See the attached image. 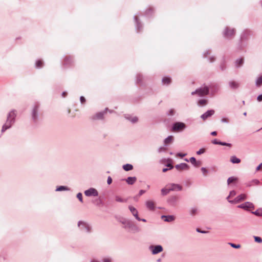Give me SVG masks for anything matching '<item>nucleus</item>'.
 Returning a JSON list of instances; mask_svg holds the SVG:
<instances>
[{"label":"nucleus","instance_id":"f257e3e1","mask_svg":"<svg viewBox=\"0 0 262 262\" xmlns=\"http://www.w3.org/2000/svg\"><path fill=\"white\" fill-rule=\"evenodd\" d=\"M182 189L181 185L176 184H167L165 187V194L169 193L170 191H180Z\"/></svg>","mask_w":262,"mask_h":262},{"label":"nucleus","instance_id":"f03ea898","mask_svg":"<svg viewBox=\"0 0 262 262\" xmlns=\"http://www.w3.org/2000/svg\"><path fill=\"white\" fill-rule=\"evenodd\" d=\"M186 127L185 123L183 122H177L172 124L171 130L172 132H179L185 129Z\"/></svg>","mask_w":262,"mask_h":262},{"label":"nucleus","instance_id":"7ed1b4c3","mask_svg":"<svg viewBox=\"0 0 262 262\" xmlns=\"http://www.w3.org/2000/svg\"><path fill=\"white\" fill-rule=\"evenodd\" d=\"M209 93V88L208 86H204L196 89L195 91L191 93L192 95L198 94L199 96H203Z\"/></svg>","mask_w":262,"mask_h":262},{"label":"nucleus","instance_id":"20e7f679","mask_svg":"<svg viewBox=\"0 0 262 262\" xmlns=\"http://www.w3.org/2000/svg\"><path fill=\"white\" fill-rule=\"evenodd\" d=\"M235 34V30L233 28H230L228 27H226L224 32L223 35L225 38L231 39L232 38Z\"/></svg>","mask_w":262,"mask_h":262},{"label":"nucleus","instance_id":"39448f33","mask_svg":"<svg viewBox=\"0 0 262 262\" xmlns=\"http://www.w3.org/2000/svg\"><path fill=\"white\" fill-rule=\"evenodd\" d=\"M179 200V198L177 196H171L167 200V203L170 206H176Z\"/></svg>","mask_w":262,"mask_h":262},{"label":"nucleus","instance_id":"423d86ee","mask_svg":"<svg viewBox=\"0 0 262 262\" xmlns=\"http://www.w3.org/2000/svg\"><path fill=\"white\" fill-rule=\"evenodd\" d=\"M239 208H242L245 210H248L250 208H254L253 204L249 202H246L243 204H242L237 206Z\"/></svg>","mask_w":262,"mask_h":262},{"label":"nucleus","instance_id":"0eeeda50","mask_svg":"<svg viewBox=\"0 0 262 262\" xmlns=\"http://www.w3.org/2000/svg\"><path fill=\"white\" fill-rule=\"evenodd\" d=\"M215 113V111L213 110H208L201 116V118L203 120H205L209 117H210L213 115Z\"/></svg>","mask_w":262,"mask_h":262},{"label":"nucleus","instance_id":"6e6552de","mask_svg":"<svg viewBox=\"0 0 262 262\" xmlns=\"http://www.w3.org/2000/svg\"><path fill=\"white\" fill-rule=\"evenodd\" d=\"M175 167L178 171H180L183 170H187L189 168L188 165L185 163L177 164L176 165Z\"/></svg>","mask_w":262,"mask_h":262},{"label":"nucleus","instance_id":"1a4fd4ad","mask_svg":"<svg viewBox=\"0 0 262 262\" xmlns=\"http://www.w3.org/2000/svg\"><path fill=\"white\" fill-rule=\"evenodd\" d=\"M84 194L85 195L88 196H97L98 195V192L97 191L94 189V188H90L84 192Z\"/></svg>","mask_w":262,"mask_h":262},{"label":"nucleus","instance_id":"9d476101","mask_svg":"<svg viewBox=\"0 0 262 262\" xmlns=\"http://www.w3.org/2000/svg\"><path fill=\"white\" fill-rule=\"evenodd\" d=\"M252 32L250 30H245L242 33L241 35V38L242 39H247L248 38L252 35Z\"/></svg>","mask_w":262,"mask_h":262},{"label":"nucleus","instance_id":"9b49d317","mask_svg":"<svg viewBox=\"0 0 262 262\" xmlns=\"http://www.w3.org/2000/svg\"><path fill=\"white\" fill-rule=\"evenodd\" d=\"M146 207L150 210H154L155 208V203L153 201L148 200L145 203Z\"/></svg>","mask_w":262,"mask_h":262},{"label":"nucleus","instance_id":"f8f14e48","mask_svg":"<svg viewBox=\"0 0 262 262\" xmlns=\"http://www.w3.org/2000/svg\"><path fill=\"white\" fill-rule=\"evenodd\" d=\"M14 122H12V120H7L6 122L3 125L2 129V132H4L7 129L9 128Z\"/></svg>","mask_w":262,"mask_h":262},{"label":"nucleus","instance_id":"ddd939ff","mask_svg":"<svg viewBox=\"0 0 262 262\" xmlns=\"http://www.w3.org/2000/svg\"><path fill=\"white\" fill-rule=\"evenodd\" d=\"M150 248L152 249V252L154 254H157L161 252L163 250V248L161 246H152Z\"/></svg>","mask_w":262,"mask_h":262},{"label":"nucleus","instance_id":"4468645a","mask_svg":"<svg viewBox=\"0 0 262 262\" xmlns=\"http://www.w3.org/2000/svg\"><path fill=\"white\" fill-rule=\"evenodd\" d=\"M229 85L232 89H237L239 86V83L235 81H230L229 82Z\"/></svg>","mask_w":262,"mask_h":262},{"label":"nucleus","instance_id":"2eb2a0df","mask_svg":"<svg viewBox=\"0 0 262 262\" xmlns=\"http://www.w3.org/2000/svg\"><path fill=\"white\" fill-rule=\"evenodd\" d=\"M78 227L81 229H85V230L87 231H90V227L88 226V225L84 222H82V221H80L78 223Z\"/></svg>","mask_w":262,"mask_h":262},{"label":"nucleus","instance_id":"dca6fc26","mask_svg":"<svg viewBox=\"0 0 262 262\" xmlns=\"http://www.w3.org/2000/svg\"><path fill=\"white\" fill-rule=\"evenodd\" d=\"M38 110V106L35 105L33 110V111H32V118L35 121L36 120L37 118V115Z\"/></svg>","mask_w":262,"mask_h":262},{"label":"nucleus","instance_id":"f3484780","mask_svg":"<svg viewBox=\"0 0 262 262\" xmlns=\"http://www.w3.org/2000/svg\"><path fill=\"white\" fill-rule=\"evenodd\" d=\"M129 209L133 215L135 216L138 220L140 221V219L138 216V211L133 206H129Z\"/></svg>","mask_w":262,"mask_h":262},{"label":"nucleus","instance_id":"a211bd4d","mask_svg":"<svg viewBox=\"0 0 262 262\" xmlns=\"http://www.w3.org/2000/svg\"><path fill=\"white\" fill-rule=\"evenodd\" d=\"M241 161V159L237 158L235 156H232L230 158V162L233 164H238Z\"/></svg>","mask_w":262,"mask_h":262},{"label":"nucleus","instance_id":"6ab92c4d","mask_svg":"<svg viewBox=\"0 0 262 262\" xmlns=\"http://www.w3.org/2000/svg\"><path fill=\"white\" fill-rule=\"evenodd\" d=\"M15 117V112L14 111H12L9 114L7 119L9 120H12V122H14Z\"/></svg>","mask_w":262,"mask_h":262},{"label":"nucleus","instance_id":"aec40b11","mask_svg":"<svg viewBox=\"0 0 262 262\" xmlns=\"http://www.w3.org/2000/svg\"><path fill=\"white\" fill-rule=\"evenodd\" d=\"M244 63V59L242 58H238L235 61V66L237 68L242 66Z\"/></svg>","mask_w":262,"mask_h":262},{"label":"nucleus","instance_id":"412c9836","mask_svg":"<svg viewBox=\"0 0 262 262\" xmlns=\"http://www.w3.org/2000/svg\"><path fill=\"white\" fill-rule=\"evenodd\" d=\"M255 85L257 87H260L262 85V76H259L255 81Z\"/></svg>","mask_w":262,"mask_h":262},{"label":"nucleus","instance_id":"4be33fe9","mask_svg":"<svg viewBox=\"0 0 262 262\" xmlns=\"http://www.w3.org/2000/svg\"><path fill=\"white\" fill-rule=\"evenodd\" d=\"M175 219L173 215H165V222H171Z\"/></svg>","mask_w":262,"mask_h":262},{"label":"nucleus","instance_id":"5701e85b","mask_svg":"<svg viewBox=\"0 0 262 262\" xmlns=\"http://www.w3.org/2000/svg\"><path fill=\"white\" fill-rule=\"evenodd\" d=\"M123 168L125 171H129V170H131L133 169V166L131 164H126L123 166Z\"/></svg>","mask_w":262,"mask_h":262},{"label":"nucleus","instance_id":"b1692460","mask_svg":"<svg viewBox=\"0 0 262 262\" xmlns=\"http://www.w3.org/2000/svg\"><path fill=\"white\" fill-rule=\"evenodd\" d=\"M136 177H128L126 180V182L128 184H133L136 182Z\"/></svg>","mask_w":262,"mask_h":262},{"label":"nucleus","instance_id":"393cba45","mask_svg":"<svg viewBox=\"0 0 262 262\" xmlns=\"http://www.w3.org/2000/svg\"><path fill=\"white\" fill-rule=\"evenodd\" d=\"M72 59L70 56H66L63 59V64H70L72 62Z\"/></svg>","mask_w":262,"mask_h":262},{"label":"nucleus","instance_id":"a878e982","mask_svg":"<svg viewBox=\"0 0 262 262\" xmlns=\"http://www.w3.org/2000/svg\"><path fill=\"white\" fill-rule=\"evenodd\" d=\"M173 140V137L172 136H169L166 139H165V144H169L172 142Z\"/></svg>","mask_w":262,"mask_h":262},{"label":"nucleus","instance_id":"bb28decb","mask_svg":"<svg viewBox=\"0 0 262 262\" xmlns=\"http://www.w3.org/2000/svg\"><path fill=\"white\" fill-rule=\"evenodd\" d=\"M259 183V181L257 179H254L251 181L249 184L247 185L248 186H251L253 185H257Z\"/></svg>","mask_w":262,"mask_h":262},{"label":"nucleus","instance_id":"cd10ccee","mask_svg":"<svg viewBox=\"0 0 262 262\" xmlns=\"http://www.w3.org/2000/svg\"><path fill=\"white\" fill-rule=\"evenodd\" d=\"M252 213L258 216H262V209L261 208L258 209L255 211L252 212Z\"/></svg>","mask_w":262,"mask_h":262},{"label":"nucleus","instance_id":"c85d7f7f","mask_svg":"<svg viewBox=\"0 0 262 262\" xmlns=\"http://www.w3.org/2000/svg\"><path fill=\"white\" fill-rule=\"evenodd\" d=\"M237 198L238 201L239 202H241L242 201H244V200H246L247 198V195L245 194H241L238 195L237 196Z\"/></svg>","mask_w":262,"mask_h":262},{"label":"nucleus","instance_id":"c756f323","mask_svg":"<svg viewBox=\"0 0 262 262\" xmlns=\"http://www.w3.org/2000/svg\"><path fill=\"white\" fill-rule=\"evenodd\" d=\"M207 103V100L205 99H201L198 101V105L200 106H204Z\"/></svg>","mask_w":262,"mask_h":262},{"label":"nucleus","instance_id":"7c9ffc66","mask_svg":"<svg viewBox=\"0 0 262 262\" xmlns=\"http://www.w3.org/2000/svg\"><path fill=\"white\" fill-rule=\"evenodd\" d=\"M43 65V62L41 60H38L36 62V67L38 68H40L42 67Z\"/></svg>","mask_w":262,"mask_h":262},{"label":"nucleus","instance_id":"2f4dec72","mask_svg":"<svg viewBox=\"0 0 262 262\" xmlns=\"http://www.w3.org/2000/svg\"><path fill=\"white\" fill-rule=\"evenodd\" d=\"M103 116V113L100 112L97 113L94 117V119H102Z\"/></svg>","mask_w":262,"mask_h":262},{"label":"nucleus","instance_id":"473e14b6","mask_svg":"<svg viewBox=\"0 0 262 262\" xmlns=\"http://www.w3.org/2000/svg\"><path fill=\"white\" fill-rule=\"evenodd\" d=\"M237 179L236 178H234L233 177H229L227 180V183L228 185H229L230 183L234 182L236 181Z\"/></svg>","mask_w":262,"mask_h":262},{"label":"nucleus","instance_id":"72a5a7b5","mask_svg":"<svg viewBox=\"0 0 262 262\" xmlns=\"http://www.w3.org/2000/svg\"><path fill=\"white\" fill-rule=\"evenodd\" d=\"M171 83V79L169 77H165V84L168 85Z\"/></svg>","mask_w":262,"mask_h":262},{"label":"nucleus","instance_id":"f704fd0d","mask_svg":"<svg viewBox=\"0 0 262 262\" xmlns=\"http://www.w3.org/2000/svg\"><path fill=\"white\" fill-rule=\"evenodd\" d=\"M236 195V192L234 190H232L230 192L229 195L227 197V199L229 200V198L230 196H233Z\"/></svg>","mask_w":262,"mask_h":262},{"label":"nucleus","instance_id":"c9c22d12","mask_svg":"<svg viewBox=\"0 0 262 262\" xmlns=\"http://www.w3.org/2000/svg\"><path fill=\"white\" fill-rule=\"evenodd\" d=\"M190 161L193 165H196V161L194 157L190 158Z\"/></svg>","mask_w":262,"mask_h":262},{"label":"nucleus","instance_id":"e433bc0d","mask_svg":"<svg viewBox=\"0 0 262 262\" xmlns=\"http://www.w3.org/2000/svg\"><path fill=\"white\" fill-rule=\"evenodd\" d=\"M115 200L117 201V202H126V200H123V199H122L121 197L119 196H117L115 198Z\"/></svg>","mask_w":262,"mask_h":262},{"label":"nucleus","instance_id":"4c0bfd02","mask_svg":"<svg viewBox=\"0 0 262 262\" xmlns=\"http://www.w3.org/2000/svg\"><path fill=\"white\" fill-rule=\"evenodd\" d=\"M228 202L232 204H235L239 202L237 197H236L233 200H228Z\"/></svg>","mask_w":262,"mask_h":262},{"label":"nucleus","instance_id":"58836bf2","mask_svg":"<svg viewBox=\"0 0 262 262\" xmlns=\"http://www.w3.org/2000/svg\"><path fill=\"white\" fill-rule=\"evenodd\" d=\"M167 167L166 168H165V172L169 169H171L173 168V166L171 164H167L165 165Z\"/></svg>","mask_w":262,"mask_h":262},{"label":"nucleus","instance_id":"ea45409f","mask_svg":"<svg viewBox=\"0 0 262 262\" xmlns=\"http://www.w3.org/2000/svg\"><path fill=\"white\" fill-rule=\"evenodd\" d=\"M254 240L256 242L260 243L262 242V239L259 236H254Z\"/></svg>","mask_w":262,"mask_h":262},{"label":"nucleus","instance_id":"a19ab883","mask_svg":"<svg viewBox=\"0 0 262 262\" xmlns=\"http://www.w3.org/2000/svg\"><path fill=\"white\" fill-rule=\"evenodd\" d=\"M230 245V246L234 248H236V249H237V248H239L241 247V245L238 244V245H236V244H233V243H230L229 244Z\"/></svg>","mask_w":262,"mask_h":262},{"label":"nucleus","instance_id":"79ce46f5","mask_svg":"<svg viewBox=\"0 0 262 262\" xmlns=\"http://www.w3.org/2000/svg\"><path fill=\"white\" fill-rule=\"evenodd\" d=\"M220 145H223V146H228L229 147L231 146V144L230 143H228L223 142H221V141L220 142Z\"/></svg>","mask_w":262,"mask_h":262},{"label":"nucleus","instance_id":"37998d69","mask_svg":"<svg viewBox=\"0 0 262 262\" xmlns=\"http://www.w3.org/2000/svg\"><path fill=\"white\" fill-rule=\"evenodd\" d=\"M201 171H202L204 175H206L208 172L207 169H206V168L205 167H202Z\"/></svg>","mask_w":262,"mask_h":262},{"label":"nucleus","instance_id":"c03bdc74","mask_svg":"<svg viewBox=\"0 0 262 262\" xmlns=\"http://www.w3.org/2000/svg\"><path fill=\"white\" fill-rule=\"evenodd\" d=\"M77 197L80 202H82V195L81 193H78L77 195Z\"/></svg>","mask_w":262,"mask_h":262},{"label":"nucleus","instance_id":"a18cd8bd","mask_svg":"<svg viewBox=\"0 0 262 262\" xmlns=\"http://www.w3.org/2000/svg\"><path fill=\"white\" fill-rule=\"evenodd\" d=\"M197 211V209L196 208H193L191 209L190 210V213L192 214V215H194L195 214V213Z\"/></svg>","mask_w":262,"mask_h":262},{"label":"nucleus","instance_id":"49530a36","mask_svg":"<svg viewBox=\"0 0 262 262\" xmlns=\"http://www.w3.org/2000/svg\"><path fill=\"white\" fill-rule=\"evenodd\" d=\"M205 149L204 148H201L199 150H198L197 152H196V154L198 155H201V154H203L204 152H205Z\"/></svg>","mask_w":262,"mask_h":262},{"label":"nucleus","instance_id":"de8ad7c7","mask_svg":"<svg viewBox=\"0 0 262 262\" xmlns=\"http://www.w3.org/2000/svg\"><path fill=\"white\" fill-rule=\"evenodd\" d=\"M67 189L64 186H60L57 188L56 190L57 191H62V190H67Z\"/></svg>","mask_w":262,"mask_h":262},{"label":"nucleus","instance_id":"09e8293b","mask_svg":"<svg viewBox=\"0 0 262 262\" xmlns=\"http://www.w3.org/2000/svg\"><path fill=\"white\" fill-rule=\"evenodd\" d=\"M174 113V111L173 109H171L169 110V111L167 113L168 115H173Z\"/></svg>","mask_w":262,"mask_h":262},{"label":"nucleus","instance_id":"8fccbe9b","mask_svg":"<svg viewBox=\"0 0 262 262\" xmlns=\"http://www.w3.org/2000/svg\"><path fill=\"white\" fill-rule=\"evenodd\" d=\"M220 141H217V139H214L212 141V143L214 144H219L220 145Z\"/></svg>","mask_w":262,"mask_h":262},{"label":"nucleus","instance_id":"3c124183","mask_svg":"<svg viewBox=\"0 0 262 262\" xmlns=\"http://www.w3.org/2000/svg\"><path fill=\"white\" fill-rule=\"evenodd\" d=\"M221 122L223 123H228V119L226 118H223L221 119Z\"/></svg>","mask_w":262,"mask_h":262},{"label":"nucleus","instance_id":"603ef678","mask_svg":"<svg viewBox=\"0 0 262 262\" xmlns=\"http://www.w3.org/2000/svg\"><path fill=\"white\" fill-rule=\"evenodd\" d=\"M80 101L81 103H84L85 102V99L84 97L81 96L80 97Z\"/></svg>","mask_w":262,"mask_h":262},{"label":"nucleus","instance_id":"864d4df0","mask_svg":"<svg viewBox=\"0 0 262 262\" xmlns=\"http://www.w3.org/2000/svg\"><path fill=\"white\" fill-rule=\"evenodd\" d=\"M186 155V154H182V153H180V152L177 154L178 156L181 157L182 158L185 157Z\"/></svg>","mask_w":262,"mask_h":262},{"label":"nucleus","instance_id":"5fc2aeb1","mask_svg":"<svg viewBox=\"0 0 262 262\" xmlns=\"http://www.w3.org/2000/svg\"><path fill=\"white\" fill-rule=\"evenodd\" d=\"M131 121L134 123L138 121V118L137 117H134L132 118Z\"/></svg>","mask_w":262,"mask_h":262},{"label":"nucleus","instance_id":"6e6d98bb","mask_svg":"<svg viewBox=\"0 0 262 262\" xmlns=\"http://www.w3.org/2000/svg\"><path fill=\"white\" fill-rule=\"evenodd\" d=\"M107 182L108 184H111L112 183V179L110 177H109L108 178Z\"/></svg>","mask_w":262,"mask_h":262},{"label":"nucleus","instance_id":"4d7b16f0","mask_svg":"<svg viewBox=\"0 0 262 262\" xmlns=\"http://www.w3.org/2000/svg\"><path fill=\"white\" fill-rule=\"evenodd\" d=\"M257 100L258 101H262V94L259 95V96H258V97H257Z\"/></svg>","mask_w":262,"mask_h":262},{"label":"nucleus","instance_id":"13d9d810","mask_svg":"<svg viewBox=\"0 0 262 262\" xmlns=\"http://www.w3.org/2000/svg\"><path fill=\"white\" fill-rule=\"evenodd\" d=\"M209 60L210 62H212L215 60V58L214 57H211L209 58Z\"/></svg>","mask_w":262,"mask_h":262},{"label":"nucleus","instance_id":"bf43d9fd","mask_svg":"<svg viewBox=\"0 0 262 262\" xmlns=\"http://www.w3.org/2000/svg\"><path fill=\"white\" fill-rule=\"evenodd\" d=\"M142 76L141 75H138L137 77V81L138 82H140L141 80Z\"/></svg>","mask_w":262,"mask_h":262},{"label":"nucleus","instance_id":"052dcab7","mask_svg":"<svg viewBox=\"0 0 262 262\" xmlns=\"http://www.w3.org/2000/svg\"><path fill=\"white\" fill-rule=\"evenodd\" d=\"M103 262H111V259L107 258H104L103 259Z\"/></svg>","mask_w":262,"mask_h":262},{"label":"nucleus","instance_id":"680f3d73","mask_svg":"<svg viewBox=\"0 0 262 262\" xmlns=\"http://www.w3.org/2000/svg\"><path fill=\"white\" fill-rule=\"evenodd\" d=\"M196 231H197V232H200V233H206V231H203L200 230L199 229H196Z\"/></svg>","mask_w":262,"mask_h":262},{"label":"nucleus","instance_id":"e2e57ef3","mask_svg":"<svg viewBox=\"0 0 262 262\" xmlns=\"http://www.w3.org/2000/svg\"><path fill=\"white\" fill-rule=\"evenodd\" d=\"M211 135L212 136H216L217 135V133L215 131H213L211 133Z\"/></svg>","mask_w":262,"mask_h":262},{"label":"nucleus","instance_id":"0e129e2a","mask_svg":"<svg viewBox=\"0 0 262 262\" xmlns=\"http://www.w3.org/2000/svg\"><path fill=\"white\" fill-rule=\"evenodd\" d=\"M144 193H145V191L144 190H140V192H139V195H141Z\"/></svg>","mask_w":262,"mask_h":262},{"label":"nucleus","instance_id":"69168bd1","mask_svg":"<svg viewBox=\"0 0 262 262\" xmlns=\"http://www.w3.org/2000/svg\"><path fill=\"white\" fill-rule=\"evenodd\" d=\"M201 165V162L196 161V165H194L196 167H199Z\"/></svg>","mask_w":262,"mask_h":262},{"label":"nucleus","instance_id":"338daca9","mask_svg":"<svg viewBox=\"0 0 262 262\" xmlns=\"http://www.w3.org/2000/svg\"><path fill=\"white\" fill-rule=\"evenodd\" d=\"M209 54V51H206V52H205L204 53V57H207V54Z\"/></svg>","mask_w":262,"mask_h":262},{"label":"nucleus","instance_id":"774afa93","mask_svg":"<svg viewBox=\"0 0 262 262\" xmlns=\"http://www.w3.org/2000/svg\"><path fill=\"white\" fill-rule=\"evenodd\" d=\"M262 165V163H261L260 165H259L257 167H256V170H259L260 168V166L261 165Z\"/></svg>","mask_w":262,"mask_h":262}]
</instances>
